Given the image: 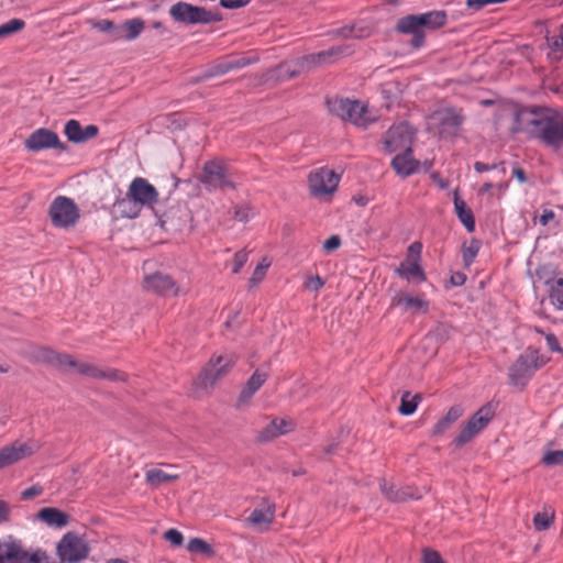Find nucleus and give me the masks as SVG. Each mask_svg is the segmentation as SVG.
Listing matches in <instances>:
<instances>
[{
    "mask_svg": "<svg viewBox=\"0 0 563 563\" xmlns=\"http://www.w3.org/2000/svg\"><path fill=\"white\" fill-rule=\"evenodd\" d=\"M128 197L133 200L140 208L146 206L153 208L158 201V191L142 177L134 178L128 189Z\"/></svg>",
    "mask_w": 563,
    "mask_h": 563,
    "instance_id": "16",
    "label": "nucleus"
},
{
    "mask_svg": "<svg viewBox=\"0 0 563 563\" xmlns=\"http://www.w3.org/2000/svg\"><path fill=\"white\" fill-rule=\"evenodd\" d=\"M114 209L120 217L129 219L136 218L141 212V208L128 196L123 199L118 200L114 203Z\"/></svg>",
    "mask_w": 563,
    "mask_h": 563,
    "instance_id": "37",
    "label": "nucleus"
},
{
    "mask_svg": "<svg viewBox=\"0 0 563 563\" xmlns=\"http://www.w3.org/2000/svg\"><path fill=\"white\" fill-rule=\"evenodd\" d=\"M419 256L412 258L408 257L397 268V274L407 279L408 282H422L424 280V273L419 264Z\"/></svg>",
    "mask_w": 563,
    "mask_h": 563,
    "instance_id": "29",
    "label": "nucleus"
},
{
    "mask_svg": "<svg viewBox=\"0 0 563 563\" xmlns=\"http://www.w3.org/2000/svg\"><path fill=\"white\" fill-rule=\"evenodd\" d=\"M464 413V408L461 405L452 406L448 412L438 420L432 429V435H442L449 430Z\"/></svg>",
    "mask_w": 563,
    "mask_h": 563,
    "instance_id": "30",
    "label": "nucleus"
},
{
    "mask_svg": "<svg viewBox=\"0 0 563 563\" xmlns=\"http://www.w3.org/2000/svg\"><path fill=\"white\" fill-rule=\"evenodd\" d=\"M64 133L68 141L82 143L95 137L98 133V128L93 124H89L82 129L77 120H69L65 124Z\"/></svg>",
    "mask_w": 563,
    "mask_h": 563,
    "instance_id": "24",
    "label": "nucleus"
},
{
    "mask_svg": "<svg viewBox=\"0 0 563 563\" xmlns=\"http://www.w3.org/2000/svg\"><path fill=\"white\" fill-rule=\"evenodd\" d=\"M421 31H434L446 23V13L442 10L429 11L422 14H415Z\"/></svg>",
    "mask_w": 563,
    "mask_h": 563,
    "instance_id": "27",
    "label": "nucleus"
},
{
    "mask_svg": "<svg viewBox=\"0 0 563 563\" xmlns=\"http://www.w3.org/2000/svg\"><path fill=\"white\" fill-rule=\"evenodd\" d=\"M164 539L175 547H179L184 542V537L181 532L176 529H168L164 533Z\"/></svg>",
    "mask_w": 563,
    "mask_h": 563,
    "instance_id": "50",
    "label": "nucleus"
},
{
    "mask_svg": "<svg viewBox=\"0 0 563 563\" xmlns=\"http://www.w3.org/2000/svg\"><path fill=\"white\" fill-rule=\"evenodd\" d=\"M165 466L168 471L162 467H153L145 472L144 478L147 489L154 490L163 488L167 483L179 478L177 473L172 472L175 468L174 465L167 464Z\"/></svg>",
    "mask_w": 563,
    "mask_h": 563,
    "instance_id": "20",
    "label": "nucleus"
},
{
    "mask_svg": "<svg viewBox=\"0 0 563 563\" xmlns=\"http://www.w3.org/2000/svg\"><path fill=\"white\" fill-rule=\"evenodd\" d=\"M38 450L34 441H14L0 449V470L18 463Z\"/></svg>",
    "mask_w": 563,
    "mask_h": 563,
    "instance_id": "15",
    "label": "nucleus"
},
{
    "mask_svg": "<svg viewBox=\"0 0 563 563\" xmlns=\"http://www.w3.org/2000/svg\"><path fill=\"white\" fill-rule=\"evenodd\" d=\"M187 550L192 553H206V554L212 553L211 547L206 541H203L202 539H199V538L190 539L187 544Z\"/></svg>",
    "mask_w": 563,
    "mask_h": 563,
    "instance_id": "44",
    "label": "nucleus"
},
{
    "mask_svg": "<svg viewBox=\"0 0 563 563\" xmlns=\"http://www.w3.org/2000/svg\"><path fill=\"white\" fill-rule=\"evenodd\" d=\"M463 122L462 114L455 109H440L428 118V129L442 137L457 134Z\"/></svg>",
    "mask_w": 563,
    "mask_h": 563,
    "instance_id": "10",
    "label": "nucleus"
},
{
    "mask_svg": "<svg viewBox=\"0 0 563 563\" xmlns=\"http://www.w3.org/2000/svg\"><path fill=\"white\" fill-rule=\"evenodd\" d=\"M18 563H51L49 558L43 551H35L29 554L22 550L21 556Z\"/></svg>",
    "mask_w": 563,
    "mask_h": 563,
    "instance_id": "43",
    "label": "nucleus"
},
{
    "mask_svg": "<svg viewBox=\"0 0 563 563\" xmlns=\"http://www.w3.org/2000/svg\"><path fill=\"white\" fill-rule=\"evenodd\" d=\"M251 0H220V4L225 9H239L245 7Z\"/></svg>",
    "mask_w": 563,
    "mask_h": 563,
    "instance_id": "55",
    "label": "nucleus"
},
{
    "mask_svg": "<svg viewBox=\"0 0 563 563\" xmlns=\"http://www.w3.org/2000/svg\"><path fill=\"white\" fill-rule=\"evenodd\" d=\"M341 245V239L339 235H331L329 239H327L322 245V249L325 253H331L335 250H338Z\"/></svg>",
    "mask_w": 563,
    "mask_h": 563,
    "instance_id": "53",
    "label": "nucleus"
},
{
    "mask_svg": "<svg viewBox=\"0 0 563 563\" xmlns=\"http://www.w3.org/2000/svg\"><path fill=\"white\" fill-rule=\"evenodd\" d=\"M90 25L95 30L106 34L110 42H117L119 24L113 23L111 20L103 19V20H91Z\"/></svg>",
    "mask_w": 563,
    "mask_h": 563,
    "instance_id": "38",
    "label": "nucleus"
},
{
    "mask_svg": "<svg viewBox=\"0 0 563 563\" xmlns=\"http://www.w3.org/2000/svg\"><path fill=\"white\" fill-rule=\"evenodd\" d=\"M269 376L268 369H256L247 379L244 387L240 391L238 402L239 405H246L250 402L254 394L263 386Z\"/></svg>",
    "mask_w": 563,
    "mask_h": 563,
    "instance_id": "23",
    "label": "nucleus"
},
{
    "mask_svg": "<svg viewBox=\"0 0 563 563\" xmlns=\"http://www.w3.org/2000/svg\"><path fill=\"white\" fill-rule=\"evenodd\" d=\"M350 54H351L350 46L342 45V46L331 47L330 49L322 51L317 54L307 55V56H303L296 60L280 64L274 70V73H275L274 76L278 80L290 79L301 73L311 70L313 67H316L318 65H322L328 62L336 60L338 58H340L342 56H347Z\"/></svg>",
    "mask_w": 563,
    "mask_h": 563,
    "instance_id": "3",
    "label": "nucleus"
},
{
    "mask_svg": "<svg viewBox=\"0 0 563 563\" xmlns=\"http://www.w3.org/2000/svg\"><path fill=\"white\" fill-rule=\"evenodd\" d=\"M49 217L55 227L69 228L79 219V209L70 198L58 196L51 203Z\"/></svg>",
    "mask_w": 563,
    "mask_h": 563,
    "instance_id": "11",
    "label": "nucleus"
},
{
    "mask_svg": "<svg viewBox=\"0 0 563 563\" xmlns=\"http://www.w3.org/2000/svg\"><path fill=\"white\" fill-rule=\"evenodd\" d=\"M554 515L555 512L552 507H543V509L538 511L533 517L534 528L539 531L549 529L554 520Z\"/></svg>",
    "mask_w": 563,
    "mask_h": 563,
    "instance_id": "39",
    "label": "nucleus"
},
{
    "mask_svg": "<svg viewBox=\"0 0 563 563\" xmlns=\"http://www.w3.org/2000/svg\"><path fill=\"white\" fill-rule=\"evenodd\" d=\"M516 123L517 130L545 146L563 148V111L545 107L525 108L517 112Z\"/></svg>",
    "mask_w": 563,
    "mask_h": 563,
    "instance_id": "1",
    "label": "nucleus"
},
{
    "mask_svg": "<svg viewBox=\"0 0 563 563\" xmlns=\"http://www.w3.org/2000/svg\"><path fill=\"white\" fill-rule=\"evenodd\" d=\"M37 516L49 526L64 527L67 523V516L56 508H43Z\"/></svg>",
    "mask_w": 563,
    "mask_h": 563,
    "instance_id": "35",
    "label": "nucleus"
},
{
    "mask_svg": "<svg viewBox=\"0 0 563 563\" xmlns=\"http://www.w3.org/2000/svg\"><path fill=\"white\" fill-rule=\"evenodd\" d=\"M466 280V277L463 273H455L451 276V283L454 286H462Z\"/></svg>",
    "mask_w": 563,
    "mask_h": 563,
    "instance_id": "58",
    "label": "nucleus"
},
{
    "mask_svg": "<svg viewBox=\"0 0 563 563\" xmlns=\"http://www.w3.org/2000/svg\"><path fill=\"white\" fill-rule=\"evenodd\" d=\"M547 286L551 305L563 311V274H558L547 280Z\"/></svg>",
    "mask_w": 563,
    "mask_h": 563,
    "instance_id": "31",
    "label": "nucleus"
},
{
    "mask_svg": "<svg viewBox=\"0 0 563 563\" xmlns=\"http://www.w3.org/2000/svg\"><path fill=\"white\" fill-rule=\"evenodd\" d=\"M492 188H493V184L492 183H485L483 185V187L479 189V192L481 194L488 192Z\"/></svg>",
    "mask_w": 563,
    "mask_h": 563,
    "instance_id": "64",
    "label": "nucleus"
},
{
    "mask_svg": "<svg viewBox=\"0 0 563 563\" xmlns=\"http://www.w3.org/2000/svg\"><path fill=\"white\" fill-rule=\"evenodd\" d=\"M43 490L42 487H38L36 485H33L29 488H25L22 493H30V494H33V493H41Z\"/></svg>",
    "mask_w": 563,
    "mask_h": 563,
    "instance_id": "63",
    "label": "nucleus"
},
{
    "mask_svg": "<svg viewBox=\"0 0 563 563\" xmlns=\"http://www.w3.org/2000/svg\"><path fill=\"white\" fill-rule=\"evenodd\" d=\"M396 30L402 34H411L412 38L410 41L412 47L420 48L424 44L426 34L421 31L418 25L417 19L415 14H409L404 18H400L397 21Z\"/></svg>",
    "mask_w": 563,
    "mask_h": 563,
    "instance_id": "21",
    "label": "nucleus"
},
{
    "mask_svg": "<svg viewBox=\"0 0 563 563\" xmlns=\"http://www.w3.org/2000/svg\"><path fill=\"white\" fill-rule=\"evenodd\" d=\"M451 327L445 323H439L431 332L430 336L434 338L438 341H445L450 338Z\"/></svg>",
    "mask_w": 563,
    "mask_h": 563,
    "instance_id": "47",
    "label": "nucleus"
},
{
    "mask_svg": "<svg viewBox=\"0 0 563 563\" xmlns=\"http://www.w3.org/2000/svg\"><path fill=\"white\" fill-rule=\"evenodd\" d=\"M25 23L21 19H12L0 25V38L8 37L24 27Z\"/></svg>",
    "mask_w": 563,
    "mask_h": 563,
    "instance_id": "41",
    "label": "nucleus"
},
{
    "mask_svg": "<svg viewBox=\"0 0 563 563\" xmlns=\"http://www.w3.org/2000/svg\"><path fill=\"white\" fill-rule=\"evenodd\" d=\"M235 361L236 356L230 353L212 357L198 376L195 384L203 389L212 388L230 373Z\"/></svg>",
    "mask_w": 563,
    "mask_h": 563,
    "instance_id": "8",
    "label": "nucleus"
},
{
    "mask_svg": "<svg viewBox=\"0 0 563 563\" xmlns=\"http://www.w3.org/2000/svg\"><path fill=\"white\" fill-rule=\"evenodd\" d=\"M339 181V175L327 167L311 172L308 178L310 192L314 197L333 194L338 188Z\"/></svg>",
    "mask_w": 563,
    "mask_h": 563,
    "instance_id": "12",
    "label": "nucleus"
},
{
    "mask_svg": "<svg viewBox=\"0 0 563 563\" xmlns=\"http://www.w3.org/2000/svg\"><path fill=\"white\" fill-rule=\"evenodd\" d=\"M553 218L554 212L552 210H544L542 216L540 217V222L542 225H547Z\"/></svg>",
    "mask_w": 563,
    "mask_h": 563,
    "instance_id": "59",
    "label": "nucleus"
},
{
    "mask_svg": "<svg viewBox=\"0 0 563 563\" xmlns=\"http://www.w3.org/2000/svg\"><path fill=\"white\" fill-rule=\"evenodd\" d=\"M24 146L31 152H38L47 148L66 150V146L60 142L58 135L44 128H40L32 132L25 140Z\"/></svg>",
    "mask_w": 563,
    "mask_h": 563,
    "instance_id": "17",
    "label": "nucleus"
},
{
    "mask_svg": "<svg viewBox=\"0 0 563 563\" xmlns=\"http://www.w3.org/2000/svg\"><path fill=\"white\" fill-rule=\"evenodd\" d=\"M545 341H547L548 347L551 351L559 352V353L563 354V349L560 346L558 338L554 334H552V333L547 334Z\"/></svg>",
    "mask_w": 563,
    "mask_h": 563,
    "instance_id": "56",
    "label": "nucleus"
},
{
    "mask_svg": "<svg viewBox=\"0 0 563 563\" xmlns=\"http://www.w3.org/2000/svg\"><path fill=\"white\" fill-rule=\"evenodd\" d=\"M548 358L540 355L534 349H527L509 367L508 376L512 385L525 387L534 373L544 366Z\"/></svg>",
    "mask_w": 563,
    "mask_h": 563,
    "instance_id": "4",
    "label": "nucleus"
},
{
    "mask_svg": "<svg viewBox=\"0 0 563 563\" xmlns=\"http://www.w3.org/2000/svg\"><path fill=\"white\" fill-rule=\"evenodd\" d=\"M294 428L295 423L292 420L286 418H274L258 432L257 440L260 442H268L279 435L290 432Z\"/></svg>",
    "mask_w": 563,
    "mask_h": 563,
    "instance_id": "22",
    "label": "nucleus"
},
{
    "mask_svg": "<svg viewBox=\"0 0 563 563\" xmlns=\"http://www.w3.org/2000/svg\"><path fill=\"white\" fill-rule=\"evenodd\" d=\"M391 166L399 176L407 177L418 170L419 162L413 158L411 148H407L393 158Z\"/></svg>",
    "mask_w": 563,
    "mask_h": 563,
    "instance_id": "26",
    "label": "nucleus"
},
{
    "mask_svg": "<svg viewBox=\"0 0 563 563\" xmlns=\"http://www.w3.org/2000/svg\"><path fill=\"white\" fill-rule=\"evenodd\" d=\"M269 267V262H266V258H264L262 261V263H260L253 274H252V277L250 278V285L251 286H255L257 285L258 283L262 282V279L264 278L265 274H266V271L267 268Z\"/></svg>",
    "mask_w": 563,
    "mask_h": 563,
    "instance_id": "46",
    "label": "nucleus"
},
{
    "mask_svg": "<svg viewBox=\"0 0 563 563\" xmlns=\"http://www.w3.org/2000/svg\"><path fill=\"white\" fill-rule=\"evenodd\" d=\"M9 509L4 501L0 500V522L8 519Z\"/></svg>",
    "mask_w": 563,
    "mask_h": 563,
    "instance_id": "60",
    "label": "nucleus"
},
{
    "mask_svg": "<svg viewBox=\"0 0 563 563\" xmlns=\"http://www.w3.org/2000/svg\"><path fill=\"white\" fill-rule=\"evenodd\" d=\"M199 180L208 190L235 189L229 168L220 161L206 162Z\"/></svg>",
    "mask_w": 563,
    "mask_h": 563,
    "instance_id": "9",
    "label": "nucleus"
},
{
    "mask_svg": "<svg viewBox=\"0 0 563 563\" xmlns=\"http://www.w3.org/2000/svg\"><path fill=\"white\" fill-rule=\"evenodd\" d=\"M418 398L419 396H415L409 399V393H405L401 397L399 412L404 416L412 415L417 409Z\"/></svg>",
    "mask_w": 563,
    "mask_h": 563,
    "instance_id": "42",
    "label": "nucleus"
},
{
    "mask_svg": "<svg viewBox=\"0 0 563 563\" xmlns=\"http://www.w3.org/2000/svg\"><path fill=\"white\" fill-rule=\"evenodd\" d=\"M57 550L62 561L69 563L84 560L89 553L86 540L75 533L65 534L59 541Z\"/></svg>",
    "mask_w": 563,
    "mask_h": 563,
    "instance_id": "14",
    "label": "nucleus"
},
{
    "mask_svg": "<svg viewBox=\"0 0 563 563\" xmlns=\"http://www.w3.org/2000/svg\"><path fill=\"white\" fill-rule=\"evenodd\" d=\"M548 56L559 60L563 56V27L559 34L547 35Z\"/></svg>",
    "mask_w": 563,
    "mask_h": 563,
    "instance_id": "36",
    "label": "nucleus"
},
{
    "mask_svg": "<svg viewBox=\"0 0 563 563\" xmlns=\"http://www.w3.org/2000/svg\"><path fill=\"white\" fill-rule=\"evenodd\" d=\"M256 58L250 57H239L233 59H223L212 65L202 76V78H210L214 76H221L230 70L243 68L252 63H254Z\"/></svg>",
    "mask_w": 563,
    "mask_h": 563,
    "instance_id": "25",
    "label": "nucleus"
},
{
    "mask_svg": "<svg viewBox=\"0 0 563 563\" xmlns=\"http://www.w3.org/2000/svg\"><path fill=\"white\" fill-rule=\"evenodd\" d=\"M542 461L548 466L563 464V450L548 452Z\"/></svg>",
    "mask_w": 563,
    "mask_h": 563,
    "instance_id": "48",
    "label": "nucleus"
},
{
    "mask_svg": "<svg viewBox=\"0 0 563 563\" xmlns=\"http://www.w3.org/2000/svg\"><path fill=\"white\" fill-rule=\"evenodd\" d=\"M335 33L342 37L362 38L367 37L371 34V30L367 26L351 25L341 27Z\"/></svg>",
    "mask_w": 563,
    "mask_h": 563,
    "instance_id": "40",
    "label": "nucleus"
},
{
    "mask_svg": "<svg viewBox=\"0 0 563 563\" xmlns=\"http://www.w3.org/2000/svg\"><path fill=\"white\" fill-rule=\"evenodd\" d=\"M252 217L251 208L249 206H236L234 210V218L240 222H246Z\"/></svg>",
    "mask_w": 563,
    "mask_h": 563,
    "instance_id": "52",
    "label": "nucleus"
},
{
    "mask_svg": "<svg viewBox=\"0 0 563 563\" xmlns=\"http://www.w3.org/2000/svg\"><path fill=\"white\" fill-rule=\"evenodd\" d=\"M323 285L324 282L318 275L309 277L305 284L306 288L310 291H318Z\"/></svg>",
    "mask_w": 563,
    "mask_h": 563,
    "instance_id": "54",
    "label": "nucleus"
},
{
    "mask_svg": "<svg viewBox=\"0 0 563 563\" xmlns=\"http://www.w3.org/2000/svg\"><path fill=\"white\" fill-rule=\"evenodd\" d=\"M391 306L398 307L402 312L409 313H427L429 310V302L423 296H412L406 291H396L391 298Z\"/></svg>",
    "mask_w": 563,
    "mask_h": 563,
    "instance_id": "19",
    "label": "nucleus"
},
{
    "mask_svg": "<svg viewBox=\"0 0 563 563\" xmlns=\"http://www.w3.org/2000/svg\"><path fill=\"white\" fill-rule=\"evenodd\" d=\"M328 109L333 115L357 126L366 128L375 121V118L369 115L367 108L357 100L333 98L328 100Z\"/></svg>",
    "mask_w": 563,
    "mask_h": 563,
    "instance_id": "6",
    "label": "nucleus"
},
{
    "mask_svg": "<svg viewBox=\"0 0 563 563\" xmlns=\"http://www.w3.org/2000/svg\"><path fill=\"white\" fill-rule=\"evenodd\" d=\"M143 287L147 291H153L165 297L177 296L179 294V287L173 278L161 272L146 274L143 279Z\"/></svg>",
    "mask_w": 563,
    "mask_h": 563,
    "instance_id": "18",
    "label": "nucleus"
},
{
    "mask_svg": "<svg viewBox=\"0 0 563 563\" xmlns=\"http://www.w3.org/2000/svg\"><path fill=\"white\" fill-rule=\"evenodd\" d=\"M145 29V22L141 18H134L118 25L117 42H131L139 37Z\"/></svg>",
    "mask_w": 563,
    "mask_h": 563,
    "instance_id": "28",
    "label": "nucleus"
},
{
    "mask_svg": "<svg viewBox=\"0 0 563 563\" xmlns=\"http://www.w3.org/2000/svg\"><path fill=\"white\" fill-rule=\"evenodd\" d=\"M497 167H498V165H496V164L488 165V164H485V163H482V162H476L474 164V168L478 173L492 170V169L497 168Z\"/></svg>",
    "mask_w": 563,
    "mask_h": 563,
    "instance_id": "57",
    "label": "nucleus"
},
{
    "mask_svg": "<svg viewBox=\"0 0 563 563\" xmlns=\"http://www.w3.org/2000/svg\"><path fill=\"white\" fill-rule=\"evenodd\" d=\"M35 358L62 371L75 372L93 379H106L110 382L126 380V374L121 371L110 367L102 368L88 362H80L69 354H60L46 347H40Z\"/></svg>",
    "mask_w": 563,
    "mask_h": 563,
    "instance_id": "2",
    "label": "nucleus"
},
{
    "mask_svg": "<svg viewBox=\"0 0 563 563\" xmlns=\"http://www.w3.org/2000/svg\"><path fill=\"white\" fill-rule=\"evenodd\" d=\"M247 256H249V254L244 250H241L234 254L233 267H232V272L234 274H238L241 271V268L247 262Z\"/></svg>",
    "mask_w": 563,
    "mask_h": 563,
    "instance_id": "51",
    "label": "nucleus"
},
{
    "mask_svg": "<svg viewBox=\"0 0 563 563\" xmlns=\"http://www.w3.org/2000/svg\"><path fill=\"white\" fill-rule=\"evenodd\" d=\"M422 563H445L440 553L430 548L422 550Z\"/></svg>",
    "mask_w": 563,
    "mask_h": 563,
    "instance_id": "49",
    "label": "nucleus"
},
{
    "mask_svg": "<svg viewBox=\"0 0 563 563\" xmlns=\"http://www.w3.org/2000/svg\"><path fill=\"white\" fill-rule=\"evenodd\" d=\"M479 251L477 241H472L468 245L463 246V262L466 266L471 265Z\"/></svg>",
    "mask_w": 563,
    "mask_h": 563,
    "instance_id": "45",
    "label": "nucleus"
},
{
    "mask_svg": "<svg viewBox=\"0 0 563 563\" xmlns=\"http://www.w3.org/2000/svg\"><path fill=\"white\" fill-rule=\"evenodd\" d=\"M415 139V130L406 122L393 125L386 132L384 146L387 153L410 148Z\"/></svg>",
    "mask_w": 563,
    "mask_h": 563,
    "instance_id": "13",
    "label": "nucleus"
},
{
    "mask_svg": "<svg viewBox=\"0 0 563 563\" xmlns=\"http://www.w3.org/2000/svg\"><path fill=\"white\" fill-rule=\"evenodd\" d=\"M454 208L459 220L464 224L468 232H473L475 230L473 212L465 201L459 197L457 191H454Z\"/></svg>",
    "mask_w": 563,
    "mask_h": 563,
    "instance_id": "33",
    "label": "nucleus"
},
{
    "mask_svg": "<svg viewBox=\"0 0 563 563\" xmlns=\"http://www.w3.org/2000/svg\"><path fill=\"white\" fill-rule=\"evenodd\" d=\"M496 408L492 402L482 406L460 429L459 434L452 441L455 449H461L472 442L493 420Z\"/></svg>",
    "mask_w": 563,
    "mask_h": 563,
    "instance_id": "5",
    "label": "nucleus"
},
{
    "mask_svg": "<svg viewBox=\"0 0 563 563\" xmlns=\"http://www.w3.org/2000/svg\"><path fill=\"white\" fill-rule=\"evenodd\" d=\"M20 543L5 540L0 542V563H18L22 553Z\"/></svg>",
    "mask_w": 563,
    "mask_h": 563,
    "instance_id": "34",
    "label": "nucleus"
},
{
    "mask_svg": "<svg viewBox=\"0 0 563 563\" xmlns=\"http://www.w3.org/2000/svg\"><path fill=\"white\" fill-rule=\"evenodd\" d=\"M421 250V245L419 243H413L409 246V256L410 258L415 256H419Z\"/></svg>",
    "mask_w": 563,
    "mask_h": 563,
    "instance_id": "61",
    "label": "nucleus"
},
{
    "mask_svg": "<svg viewBox=\"0 0 563 563\" xmlns=\"http://www.w3.org/2000/svg\"><path fill=\"white\" fill-rule=\"evenodd\" d=\"M514 176L520 181V183H525L526 181V175H525V172L521 169V168H515L514 169Z\"/></svg>",
    "mask_w": 563,
    "mask_h": 563,
    "instance_id": "62",
    "label": "nucleus"
},
{
    "mask_svg": "<svg viewBox=\"0 0 563 563\" xmlns=\"http://www.w3.org/2000/svg\"><path fill=\"white\" fill-rule=\"evenodd\" d=\"M275 517V507L271 504H264L255 508L249 517L251 525L262 528L271 525Z\"/></svg>",
    "mask_w": 563,
    "mask_h": 563,
    "instance_id": "32",
    "label": "nucleus"
},
{
    "mask_svg": "<svg viewBox=\"0 0 563 563\" xmlns=\"http://www.w3.org/2000/svg\"><path fill=\"white\" fill-rule=\"evenodd\" d=\"M169 15L175 22L183 24H208L222 20L218 11L206 10L188 2L179 1L169 8Z\"/></svg>",
    "mask_w": 563,
    "mask_h": 563,
    "instance_id": "7",
    "label": "nucleus"
}]
</instances>
